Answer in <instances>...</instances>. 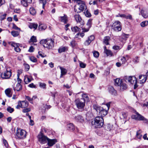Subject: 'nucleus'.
Listing matches in <instances>:
<instances>
[{
  "label": "nucleus",
  "instance_id": "47",
  "mask_svg": "<svg viewBox=\"0 0 148 148\" xmlns=\"http://www.w3.org/2000/svg\"><path fill=\"white\" fill-rule=\"evenodd\" d=\"M24 66L25 68V71H28L30 68L29 65L27 64H24Z\"/></svg>",
  "mask_w": 148,
  "mask_h": 148
},
{
  "label": "nucleus",
  "instance_id": "17",
  "mask_svg": "<svg viewBox=\"0 0 148 148\" xmlns=\"http://www.w3.org/2000/svg\"><path fill=\"white\" fill-rule=\"evenodd\" d=\"M47 142L48 145L49 147H51L57 142V140L56 139H51L48 138Z\"/></svg>",
  "mask_w": 148,
  "mask_h": 148
},
{
  "label": "nucleus",
  "instance_id": "18",
  "mask_svg": "<svg viewBox=\"0 0 148 148\" xmlns=\"http://www.w3.org/2000/svg\"><path fill=\"white\" fill-rule=\"evenodd\" d=\"M77 22L78 23H81V24L83 25L84 23L82 22V18L80 15L79 14H76L74 16Z\"/></svg>",
  "mask_w": 148,
  "mask_h": 148
},
{
  "label": "nucleus",
  "instance_id": "45",
  "mask_svg": "<svg viewBox=\"0 0 148 148\" xmlns=\"http://www.w3.org/2000/svg\"><path fill=\"white\" fill-rule=\"evenodd\" d=\"M95 39V37L93 35H91L88 37L87 40L90 42H91L93 40Z\"/></svg>",
  "mask_w": 148,
  "mask_h": 148
},
{
  "label": "nucleus",
  "instance_id": "59",
  "mask_svg": "<svg viewBox=\"0 0 148 148\" xmlns=\"http://www.w3.org/2000/svg\"><path fill=\"white\" fill-rule=\"evenodd\" d=\"M6 14H4L3 15H1L0 16V18L1 20H2L5 19L6 18Z\"/></svg>",
  "mask_w": 148,
  "mask_h": 148
},
{
  "label": "nucleus",
  "instance_id": "30",
  "mask_svg": "<svg viewBox=\"0 0 148 148\" xmlns=\"http://www.w3.org/2000/svg\"><path fill=\"white\" fill-rule=\"evenodd\" d=\"M47 27L45 25L41 24L39 25L38 29L40 31L44 30L46 29Z\"/></svg>",
  "mask_w": 148,
  "mask_h": 148
},
{
  "label": "nucleus",
  "instance_id": "49",
  "mask_svg": "<svg viewBox=\"0 0 148 148\" xmlns=\"http://www.w3.org/2000/svg\"><path fill=\"white\" fill-rule=\"evenodd\" d=\"M141 131L139 130L136 133V136L139 139H140L142 137V135L140 134Z\"/></svg>",
  "mask_w": 148,
  "mask_h": 148
},
{
  "label": "nucleus",
  "instance_id": "19",
  "mask_svg": "<svg viewBox=\"0 0 148 148\" xmlns=\"http://www.w3.org/2000/svg\"><path fill=\"white\" fill-rule=\"evenodd\" d=\"M60 69L61 70V75L60 77L61 78L62 77V76L65 75L67 73V70L61 66H60Z\"/></svg>",
  "mask_w": 148,
  "mask_h": 148
},
{
  "label": "nucleus",
  "instance_id": "55",
  "mask_svg": "<svg viewBox=\"0 0 148 148\" xmlns=\"http://www.w3.org/2000/svg\"><path fill=\"white\" fill-rule=\"evenodd\" d=\"M89 28L87 27V28H82V30L83 32H87L89 30Z\"/></svg>",
  "mask_w": 148,
  "mask_h": 148
},
{
  "label": "nucleus",
  "instance_id": "27",
  "mask_svg": "<svg viewBox=\"0 0 148 148\" xmlns=\"http://www.w3.org/2000/svg\"><path fill=\"white\" fill-rule=\"evenodd\" d=\"M67 49V47H61L58 49V52L59 53H61L62 52H65Z\"/></svg>",
  "mask_w": 148,
  "mask_h": 148
},
{
  "label": "nucleus",
  "instance_id": "26",
  "mask_svg": "<svg viewBox=\"0 0 148 148\" xmlns=\"http://www.w3.org/2000/svg\"><path fill=\"white\" fill-rule=\"evenodd\" d=\"M71 29L72 31L75 33L80 32L81 31L80 28L77 26L71 27Z\"/></svg>",
  "mask_w": 148,
  "mask_h": 148
},
{
  "label": "nucleus",
  "instance_id": "13",
  "mask_svg": "<svg viewBox=\"0 0 148 148\" xmlns=\"http://www.w3.org/2000/svg\"><path fill=\"white\" fill-rule=\"evenodd\" d=\"M147 76V75H140L139 76V79L140 83L141 84H143L146 81Z\"/></svg>",
  "mask_w": 148,
  "mask_h": 148
},
{
  "label": "nucleus",
  "instance_id": "52",
  "mask_svg": "<svg viewBox=\"0 0 148 148\" xmlns=\"http://www.w3.org/2000/svg\"><path fill=\"white\" fill-rule=\"evenodd\" d=\"M94 56L95 58H97L99 56V53L97 51H94L93 53Z\"/></svg>",
  "mask_w": 148,
  "mask_h": 148
},
{
  "label": "nucleus",
  "instance_id": "8",
  "mask_svg": "<svg viewBox=\"0 0 148 148\" xmlns=\"http://www.w3.org/2000/svg\"><path fill=\"white\" fill-rule=\"evenodd\" d=\"M134 113H135V114L132 116L131 118L132 119L138 121H144L146 122L147 121V120L146 119L140 114L136 111H134Z\"/></svg>",
  "mask_w": 148,
  "mask_h": 148
},
{
  "label": "nucleus",
  "instance_id": "62",
  "mask_svg": "<svg viewBox=\"0 0 148 148\" xmlns=\"http://www.w3.org/2000/svg\"><path fill=\"white\" fill-rule=\"evenodd\" d=\"M19 74H17V82L18 83L20 84V83H21L22 80L21 79H20L19 78Z\"/></svg>",
  "mask_w": 148,
  "mask_h": 148
},
{
  "label": "nucleus",
  "instance_id": "14",
  "mask_svg": "<svg viewBox=\"0 0 148 148\" xmlns=\"http://www.w3.org/2000/svg\"><path fill=\"white\" fill-rule=\"evenodd\" d=\"M13 88L15 91H19L22 89V86L21 84L17 83L13 86Z\"/></svg>",
  "mask_w": 148,
  "mask_h": 148
},
{
  "label": "nucleus",
  "instance_id": "48",
  "mask_svg": "<svg viewBox=\"0 0 148 148\" xmlns=\"http://www.w3.org/2000/svg\"><path fill=\"white\" fill-rule=\"evenodd\" d=\"M31 41L33 42H37V39L36 37L33 36L30 39Z\"/></svg>",
  "mask_w": 148,
  "mask_h": 148
},
{
  "label": "nucleus",
  "instance_id": "29",
  "mask_svg": "<svg viewBox=\"0 0 148 148\" xmlns=\"http://www.w3.org/2000/svg\"><path fill=\"white\" fill-rule=\"evenodd\" d=\"M60 20L62 22L64 23H66L67 21V18L66 16L64 15L63 16H60Z\"/></svg>",
  "mask_w": 148,
  "mask_h": 148
},
{
  "label": "nucleus",
  "instance_id": "22",
  "mask_svg": "<svg viewBox=\"0 0 148 148\" xmlns=\"http://www.w3.org/2000/svg\"><path fill=\"white\" fill-rule=\"evenodd\" d=\"M110 40V37L109 36H106L103 39V43L106 45H109V41Z\"/></svg>",
  "mask_w": 148,
  "mask_h": 148
},
{
  "label": "nucleus",
  "instance_id": "11",
  "mask_svg": "<svg viewBox=\"0 0 148 148\" xmlns=\"http://www.w3.org/2000/svg\"><path fill=\"white\" fill-rule=\"evenodd\" d=\"M38 137L39 141L41 144H44L46 143L48 140L49 138L44 135L41 132L39 134Z\"/></svg>",
  "mask_w": 148,
  "mask_h": 148
},
{
  "label": "nucleus",
  "instance_id": "42",
  "mask_svg": "<svg viewBox=\"0 0 148 148\" xmlns=\"http://www.w3.org/2000/svg\"><path fill=\"white\" fill-rule=\"evenodd\" d=\"M127 113L123 112L122 113V114L120 116V118L122 119H125L127 117Z\"/></svg>",
  "mask_w": 148,
  "mask_h": 148
},
{
  "label": "nucleus",
  "instance_id": "15",
  "mask_svg": "<svg viewBox=\"0 0 148 148\" xmlns=\"http://www.w3.org/2000/svg\"><path fill=\"white\" fill-rule=\"evenodd\" d=\"M33 79L32 77L31 76L26 75L24 76V82L25 84L30 82Z\"/></svg>",
  "mask_w": 148,
  "mask_h": 148
},
{
  "label": "nucleus",
  "instance_id": "4",
  "mask_svg": "<svg viewBox=\"0 0 148 148\" xmlns=\"http://www.w3.org/2000/svg\"><path fill=\"white\" fill-rule=\"evenodd\" d=\"M93 108L97 112H99V115L101 116L102 117L106 115L108 112V110L107 109H104L102 107L95 104L93 105Z\"/></svg>",
  "mask_w": 148,
  "mask_h": 148
},
{
  "label": "nucleus",
  "instance_id": "36",
  "mask_svg": "<svg viewBox=\"0 0 148 148\" xmlns=\"http://www.w3.org/2000/svg\"><path fill=\"white\" fill-rule=\"evenodd\" d=\"M39 86L44 89H46V84L43 83L39 82Z\"/></svg>",
  "mask_w": 148,
  "mask_h": 148
},
{
  "label": "nucleus",
  "instance_id": "9",
  "mask_svg": "<svg viewBox=\"0 0 148 148\" xmlns=\"http://www.w3.org/2000/svg\"><path fill=\"white\" fill-rule=\"evenodd\" d=\"M11 75V70L9 69H7L6 71L2 73L1 77L3 79H8L10 78Z\"/></svg>",
  "mask_w": 148,
  "mask_h": 148
},
{
  "label": "nucleus",
  "instance_id": "2",
  "mask_svg": "<svg viewBox=\"0 0 148 148\" xmlns=\"http://www.w3.org/2000/svg\"><path fill=\"white\" fill-rule=\"evenodd\" d=\"M103 119L102 117L98 116L95 118L91 122V124L96 128H100L103 125Z\"/></svg>",
  "mask_w": 148,
  "mask_h": 148
},
{
  "label": "nucleus",
  "instance_id": "51",
  "mask_svg": "<svg viewBox=\"0 0 148 148\" xmlns=\"http://www.w3.org/2000/svg\"><path fill=\"white\" fill-rule=\"evenodd\" d=\"M25 109H23V112L24 113L30 111L31 109L30 108H24Z\"/></svg>",
  "mask_w": 148,
  "mask_h": 148
},
{
  "label": "nucleus",
  "instance_id": "63",
  "mask_svg": "<svg viewBox=\"0 0 148 148\" xmlns=\"http://www.w3.org/2000/svg\"><path fill=\"white\" fill-rule=\"evenodd\" d=\"M125 18L126 19H132V17L131 15H125Z\"/></svg>",
  "mask_w": 148,
  "mask_h": 148
},
{
  "label": "nucleus",
  "instance_id": "10",
  "mask_svg": "<svg viewBox=\"0 0 148 148\" xmlns=\"http://www.w3.org/2000/svg\"><path fill=\"white\" fill-rule=\"evenodd\" d=\"M112 28L117 32L121 31V22L117 21L113 23L112 26Z\"/></svg>",
  "mask_w": 148,
  "mask_h": 148
},
{
  "label": "nucleus",
  "instance_id": "6",
  "mask_svg": "<svg viewBox=\"0 0 148 148\" xmlns=\"http://www.w3.org/2000/svg\"><path fill=\"white\" fill-rule=\"evenodd\" d=\"M26 136V132L24 130L17 128L15 133V137L18 139H23Z\"/></svg>",
  "mask_w": 148,
  "mask_h": 148
},
{
  "label": "nucleus",
  "instance_id": "61",
  "mask_svg": "<svg viewBox=\"0 0 148 148\" xmlns=\"http://www.w3.org/2000/svg\"><path fill=\"white\" fill-rule=\"evenodd\" d=\"M13 29L16 30H19V31L21 30V29L20 28L18 27L15 25L13 24Z\"/></svg>",
  "mask_w": 148,
  "mask_h": 148
},
{
  "label": "nucleus",
  "instance_id": "3",
  "mask_svg": "<svg viewBox=\"0 0 148 148\" xmlns=\"http://www.w3.org/2000/svg\"><path fill=\"white\" fill-rule=\"evenodd\" d=\"M76 4L74 7L75 11L77 13H80L86 8L84 2L80 0H76Z\"/></svg>",
  "mask_w": 148,
  "mask_h": 148
},
{
  "label": "nucleus",
  "instance_id": "23",
  "mask_svg": "<svg viewBox=\"0 0 148 148\" xmlns=\"http://www.w3.org/2000/svg\"><path fill=\"white\" fill-rule=\"evenodd\" d=\"M104 52L106 54L107 56H111L113 55L111 51L109 50L106 49V47L105 46L104 47Z\"/></svg>",
  "mask_w": 148,
  "mask_h": 148
},
{
  "label": "nucleus",
  "instance_id": "28",
  "mask_svg": "<svg viewBox=\"0 0 148 148\" xmlns=\"http://www.w3.org/2000/svg\"><path fill=\"white\" fill-rule=\"evenodd\" d=\"M29 27L30 29L34 28L36 29L38 27V24L34 23H31L29 25Z\"/></svg>",
  "mask_w": 148,
  "mask_h": 148
},
{
  "label": "nucleus",
  "instance_id": "39",
  "mask_svg": "<svg viewBox=\"0 0 148 148\" xmlns=\"http://www.w3.org/2000/svg\"><path fill=\"white\" fill-rule=\"evenodd\" d=\"M21 3V4L24 6L27 7L28 5V3L26 0H22Z\"/></svg>",
  "mask_w": 148,
  "mask_h": 148
},
{
  "label": "nucleus",
  "instance_id": "43",
  "mask_svg": "<svg viewBox=\"0 0 148 148\" xmlns=\"http://www.w3.org/2000/svg\"><path fill=\"white\" fill-rule=\"evenodd\" d=\"M84 13L85 16L87 17H90L91 16L90 13L87 10L84 12Z\"/></svg>",
  "mask_w": 148,
  "mask_h": 148
},
{
  "label": "nucleus",
  "instance_id": "44",
  "mask_svg": "<svg viewBox=\"0 0 148 148\" xmlns=\"http://www.w3.org/2000/svg\"><path fill=\"white\" fill-rule=\"evenodd\" d=\"M30 60L34 62H36L37 61V59L34 56H31L29 58Z\"/></svg>",
  "mask_w": 148,
  "mask_h": 148
},
{
  "label": "nucleus",
  "instance_id": "21",
  "mask_svg": "<svg viewBox=\"0 0 148 148\" xmlns=\"http://www.w3.org/2000/svg\"><path fill=\"white\" fill-rule=\"evenodd\" d=\"M12 89L10 88H7L5 90V92L6 95L9 97H11L12 95V92L11 91Z\"/></svg>",
  "mask_w": 148,
  "mask_h": 148
},
{
  "label": "nucleus",
  "instance_id": "54",
  "mask_svg": "<svg viewBox=\"0 0 148 148\" xmlns=\"http://www.w3.org/2000/svg\"><path fill=\"white\" fill-rule=\"evenodd\" d=\"M112 48L115 50H119L121 49V48L119 46L115 45Z\"/></svg>",
  "mask_w": 148,
  "mask_h": 148
},
{
  "label": "nucleus",
  "instance_id": "41",
  "mask_svg": "<svg viewBox=\"0 0 148 148\" xmlns=\"http://www.w3.org/2000/svg\"><path fill=\"white\" fill-rule=\"evenodd\" d=\"M83 98L81 99H85V101H89V98L88 95L86 94H84L82 95Z\"/></svg>",
  "mask_w": 148,
  "mask_h": 148
},
{
  "label": "nucleus",
  "instance_id": "31",
  "mask_svg": "<svg viewBox=\"0 0 148 148\" xmlns=\"http://www.w3.org/2000/svg\"><path fill=\"white\" fill-rule=\"evenodd\" d=\"M67 127L69 130L72 131H73L75 128L73 124L71 123L67 125Z\"/></svg>",
  "mask_w": 148,
  "mask_h": 148
},
{
  "label": "nucleus",
  "instance_id": "16",
  "mask_svg": "<svg viewBox=\"0 0 148 148\" xmlns=\"http://www.w3.org/2000/svg\"><path fill=\"white\" fill-rule=\"evenodd\" d=\"M20 105H21V108H25L28 106L29 103L27 101H20Z\"/></svg>",
  "mask_w": 148,
  "mask_h": 148
},
{
  "label": "nucleus",
  "instance_id": "5",
  "mask_svg": "<svg viewBox=\"0 0 148 148\" xmlns=\"http://www.w3.org/2000/svg\"><path fill=\"white\" fill-rule=\"evenodd\" d=\"M124 79L127 83L130 84H134V89H136L137 87V79L135 76H126L124 77Z\"/></svg>",
  "mask_w": 148,
  "mask_h": 148
},
{
  "label": "nucleus",
  "instance_id": "38",
  "mask_svg": "<svg viewBox=\"0 0 148 148\" xmlns=\"http://www.w3.org/2000/svg\"><path fill=\"white\" fill-rule=\"evenodd\" d=\"M120 86L121 89L123 90L126 89L127 88V85L126 84L123 83H122Z\"/></svg>",
  "mask_w": 148,
  "mask_h": 148
},
{
  "label": "nucleus",
  "instance_id": "56",
  "mask_svg": "<svg viewBox=\"0 0 148 148\" xmlns=\"http://www.w3.org/2000/svg\"><path fill=\"white\" fill-rule=\"evenodd\" d=\"M38 54L39 56L43 58L46 56V55L41 51H39L38 52Z\"/></svg>",
  "mask_w": 148,
  "mask_h": 148
},
{
  "label": "nucleus",
  "instance_id": "57",
  "mask_svg": "<svg viewBox=\"0 0 148 148\" xmlns=\"http://www.w3.org/2000/svg\"><path fill=\"white\" fill-rule=\"evenodd\" d=\"M90 43L91 42L87 39L84 42V44L85 45L87 46L89 45Z\"/></svg>",
  "mask_w": 148,
  "mask_h": 148
},
{
  "label": "nucleus",
  "instance_id": "37",
  "mask_svg": "<svg viewBox=\"0 0 148 148\" xmlns=\"http://www.w3.org/2000/svg\"><path fill=\"white\" fill-rule=\"evenodd\" d=\"M92 20L91 19H89L86 24V25L88 26V27L89 28H90L92 25Z\"/></svg>",
  "mask_w": 148,
  "mask_h": 148
},
{
  "label": "nucleus",
  "instance_id": "32",
  "mask_svg": "<svg viewBox=\"0 0 148 148\" xmlns=\"http://www.w3.org/2000/svg\"><path fill=\"white\" fill-rule=\"evenodd\" d=\"M11 34L13 36L16 37L18 36L19 32L16 31H13L11 32Z\"/></svg>",
  "mask_w": 148,
  "mask_h": 148
},
{
  "label": "nucleus",
  "instance_id": "7",
  "mask_svg": "<svg viewBox=\"0 0 148 148\" xmlns=\"http://www.w3.org/2000/svg\"><path fill=\"white\" fill-rule=\"evenodd\" d=\"M75 102L78 109H81L84 108L85 106V99H77L75 100Z\"/></svg>",
  "mask_w": 148,
  "mask_h": 148
},
{
  "label": "nucleus",
  "instance_id": "20",
  "mask_svg": "<svg viewBox=\"0 0 148 148\" xmlns=\"http://www.w3.org/2000/svg\"><path fill=\"white\" fill-rule=\"evenodd\" d=\"M75 119L78 122L82 123L84 121V119L81 116L78 115L75 117Z\"/></svg>",
  "mask_w": 148,
  "mask_h": 148
},
{
  "label": "nucleus",
  "instance_id": "46",
  "mask_svg": "<svg viewBox=\"0 0 148 148\" xmlns=\"http://www.w3.org/2000/svg\"><path fill=\"white\" fill-rule=\"evenodd\" d=\"M79 35H80L81 37H83L84 36V34L83 32H79L77 33L75 35V37L76 38H78Z\"/></svg>",
  "mask_w": 148,
  "mask_h": 148
},
{
  "label": "nucleus",
  "instance_id": "24",
  "mask_svg": "<svg viewBox=\"0 0 148 148\" xmlns=\"http://www.w3.org/2000/svg\"><path fill=\"white\" fill-rule=\"evenodd\" d=\"M114 85L116 86H120L122 83L121 80L119 78H117L114 80Z\"/></svg>",
  "mask_w": 148,
  "mask_h": 148
},
{
  "label": "nucleus",
  "instance_id": "1",
  "mask_svg": "<svg viewBox=\"0 0 148 148\" xmlns=\"http://www.w3.org/2000/svg\"><path fill=\"white\" fill-rule=\"evenodd\" d=\"M45 48L48 49H52L54 46V40L50 38H48L41 40L40 42Z\"/></svg>",
  "mask_w": 148,
  "mask_h": 148
},
{
  "label": "nucleus",
  "instance_id": "50",
  "mask_svg": "<svg viewBox=\"0 0 148 148\" xmlns=\"http://www.w3.org/2000/svg\"><path fill=\"white\" fill-rule=\"evenodd\" d=\"M7 111L10 113L14 111V109L10 107H8L7 109Z\"/></svg>",
  "mask_w": 148,
  "mask_h": 148
},
{
  "label": "nucleus",
  "instance_id": "35",
  "mask_svg": "<svg viewBox=\"0 0 148 148\" xmlns=\"http://www.w3.org/2000/svg\"><path fill=\"white\" fill-rule=\"evenodd\" d=\"M148 25V21H144L140 23V25L142 27H144Z\"/></svg>",
  "mask_w": 148,
  "mask_h": 148
},
{
  "label": "nucleus",
  "instance_id": "12",
  "mask_svg": "<svg viewBox=\"0 0 148 148\" xmlns=\"http://www.w3.org/2000/svg\"><path fill=\"white\" fill-rule=\"evenodd\" d=\"M8 44L14 48V50L16 52H19L20 51L21 49L19 47V44L15 43L14 42H9Z\"/></svg>",
  "mask_w": 148,
  "mask_h": 148
},
{
  "label": "nucleus",
  "instance_id": "34",
  "mask_svg": "<svg viewBox=\"0 0 148 148\" xmlns=\"http://www.w3.org/2000/svg\"><path fill=\"white\" fill-rule=\"evenodd\" d=\"M119 61L121 62V61L122 62V64H124L126 62V58L125 57H121L119 58Z\"/></svg>",
  "mask_w": 148,
  "mask_h": 148
},
{
  "label": "nucleus",
  "instance_id": "58",
  "mask_svg": "<svg viewBox=\"0 0 148 148\" xmlns=\"http://www.w3.org/2000/svg\"><path fill=\"white\" fill-rule=\"evenodd\" d=\"M71 46L73 47L75 46V41L74 40H73L71 42Z\"/></svg>",
  "mask_w": 148,
  "mask_h": 148
},
{
  "label": "nucleus",
  "instance_id": "33",
  "mask_svg": "<svg viewBox=\"0 0 148 148\" xmlns=\"http://www.w3.org/2000/svg\"><path fill=\"white\" fill-rule=\"evenodd\" d=\"M30 13L32 15H35L36 12L33 8H31L29 9Z\"/></svg>",
  "mask_w": 148,
  "mask_h": 148
},
{
  "label": "nucleus",
  "instance_id": "40",
  "mask_svg": "<svg viewBox=\"0 0 148 148\" xmlns=\"http://www.w3.org/2000/svg\"><path fill=\"white\" fill-rule=\"evenodd\" d=\"M140 13L142 16L144 18H146L148 17V14H144V11L143 10H141Z\"/></svg>",
  "mask_w": 148,
  "mask_h": 148
},
{
  "label": "nucleus",
  "instance_id": "60",
  "mask_svg": "<svg viewBox=\"0 0 148 148\" xmlns=\"http://www.w3.org/2000/svg\"><path fill=\"white\" fill-rule=\"evenodd\" d=\"M133 62L135 63H137L139 62V60L138 57H136L133 60Z\"/></svg>",
  "mask_w": 148,
  "mask_h": 148
},
{
  "label": "nucleus",
  "instance_id": "64",
  "mask_svg": "<svg viewBox=\"0 0 148 148\" xmlns=\"http://www.w3.org/2000/svg\"><path fill=\"white\" fill-rule=\"evenodd\" d=\"M34 48H33V46H31L30 47V48L28 50V51H29L30 52H32L34 51Z\"/></svg>",
  "mask_w": 148,
  "mask_h": 148
},
{
  "label": "nucleus",
  "instance_id": "53",
  "mask_svg": "<svg viewBox=\"0 0 148 148\" xmlns=\"http://www.w3.org/2000/svg\"><path fill=\"white\" fill-rule=\"evenodd\" d=\"M79 65L81 67L84 68L86 66V64L81 62H80L79 63Z\"/></svg>",
  "mask_w": 148,
  "mask_h": 148
},
{
  "label": "nucleus",
  "instance_id": "25",
  "mask_svg": "<svg viewBox=\"0 0 148 148\" xmlns=\"http://www.w3.org/2000/svg\"><path fill=\"white\" fill-rule=\"evenodd\" d=\"M109 92L110 93L113 95H115L116 94V91L114 90L112 86H111L109 88Z\"/></svg>",
  "mask_w": 148,
  "mask_h": 148
}]
</instances>
